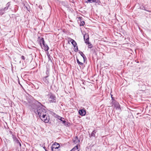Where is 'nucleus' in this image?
Returning <instances> with one entry per match:
<instances>
[{
  "instance_id": "412c9836",
  "label": "nucleus",
  "mask_w": 151,
  "mask_h": 151,
  "mask_svg": "<svg viewBox=\"0 0 151 151\" xmlns=\"http://www.w3.org/2000/svg\"><path fill=\"white\" fill-rule=\"evenodd\" d=\"M85 2L86 3H92V0H85Z\"/></svg>"
},
{
  "instance_id": "f257e3e1",
  "label": "nucleus",
  "mask_w": 151,
  "mask_h": 151,
  "mask_svg": "<svg viewBox=\"0 0 151 151\" xmlns=\"http://www.w3.org/2000/svg\"><path fill=\"white\" fill-rule=\"evenodd\" d=\"M37 104H32L31 107L33 108L36 114L37 113H38L40 118H41L42 116H45V114H46V110L45 109V107L39 102L37 101Z\"/></svg>"
},
{
  "instance_id": "6ab92c4d",
  "label": "nucleus",
  "mask_w": 151,
  "mask_h": 151,
  "mask_svg": "<svg viewBox=\"0 0 151 151\" xmlns=\"http://www.w3.org/2000/svg\"><path fill=\"white\" fill-rule=\"evenodd\" d=\"M79 51V53L82 56V57L83 58V59L86 58V57L84 54H83V52H82Z\"/></svg>"
},
{
  "instance_id": "bb28decb",
  "label": "nucleus",
  "mask_w": 151,
  "mask_h": 151,
  "mask_svg": "<svg viewBox=\"0 0 151 151\" xmlns=\"http://www.w3.org/2000/svg\"><path fill=\"white\" fill-rule=\"evenodd\" d=\"M21 58L22 59V60H24L25 59V57H24L23 56V55H22L21 57Z\"/></svg>"
},
{
  "instance_id": "423d86ee",
  "label": "nucleus",
  "mask_w": 151,
  "mask_h": 151,
  "mask_svg": "<svg viewBox=\"0 0 151 151\" xmlns=\"http://www.w3.org/2000/svg\"><path fill=\"white\" fill-rule=\"evenodd\" d=\"M84 39L86 43L87 44H90V43L89 42V38L88 35L86 34L84 36Z\"/></svg>"
},
{
  "instance_id": "dca6fc26",
  "label": "nucleus",
  "mask_w": 151,
  "mask_h": 151,
  "mask_svg": "<svg viewBox=\"0 0 151 151\" xmlns=\"http://www.w3.org/2000/svg\"><path fill=\"white\" fill-rule=\"evenodd\" d=\"M78 145H76L70 151H79Z\"/></svg>"
},
{
  "instance_id": "7ed1b4c3",
  "label": "nucleus",
  "mask_w": 151,
  "mask_h": 151,
  "mask_svg": "<svg viewBox=\"0 0 151 151\" xmlns=\"http://www.w3.org/2000/svg\"><path fill=\"white\" fill-rule=\"evenodd\" d=\"M60 148L59 144L56 142H55L52 145L51 150L52 151H60Z\"/></svg>"
},
{
  "instance_id": "2eb2a0df",
  "label": "nucleus",
  "mask_w": 151,
  "mask_h": 151,
  "mask_svg": "<svg viewBox=\"0 0 151 151\" xmlns=\"http://www.w3.org/2000/svg\"><path fill=\"white\" fill-rule=\"evenodd\" d=\"M49 76V75L45 77V78H44L43 79V80L44 82H45L46 83L48 84L49 83V81L47 79V78Z\"/></svg>"
},
{
  "instance_id": "f704fd0d",
  "label": "nucleus",
  "mask_w": 151,
  "mask_h": 151,
  "mask_svg": "<svg viewBox=\"0 0 151 151\" xmlns=\"http://www.w3.org/2000/svg\"><path fill=\"white\" fill-rule=\"evenodd\" d=\"M48 57L49 58H50V56L49 55L48 56Z\"/></svg>"
},
{
  "instance_id": "ddd939ff",
  "label": "nucleus",
  "mask_w": 151,
  "mask_h": 151,
  "mask_svg": "<svg viewBox=\"0 0 151 151\" xmlns=\"http://www.w3.org/2000/svg\"><path fill=\"white\" fill-rule=\"evenodd\" d=\"M43 48L45 51H47L49 50V47L47 45L45 44V43L42 45Z\"/></svg>"
},
{
  "instance_id": "c85d7f7f",
  "label": "nucleus",
  "mask_w": 151,
  "mask_h": 151,
  "mask_svg": "<svg viewBox=\"0 0 151 151\" xmlns=\"http://www.w3.org/2000/svg\"><path fill=\"white\" fill-rule=\"evenodd\" d=\"M49 73V72H48V71L47 70V71H46V73L47 74V75H48H48H49H49H48V74H47V73Z\"/></svg>"
},
{
  "instance_id": "393cba45",
  "label": "nucleus",
  "mask_w": 151,
  "mask_h": 151,
  "mask_svg": "<svg viewBox=\"0 0 151 151\" xmlns=\"http://www.w3.org/2000/svg\"><path fill=\"white\" fill-rule=\"evenodd\" d=\"M75 48V49L74 50V51L75 52H77L78 51V46H77V45H76V47Z\"/></svg>"
},
{
  "instance_id": "a211bd4d",
  "label": "nucleus",
  "mask_w": 151,
  "mask_h": 151,
  "mask_svg": "<svg viewBox=\"0 0 151 151\" xmlns=\"http://www.w3.org/2000/svg\"><path fill=\"white\" fill-rule=\"evenodd\" d=\"M14 142H15V143H17L18 145H19L20 147L21 146V144L19 142V140L18 139L14 141Z\"/></svg>"
},
{
  "instance_id": "b1692460",
  "label": "nucleus",
  "mask_w": 151,
  "mask_h": 151,
  "mask_svg": "<svg viewBox=\"0 0 151 151\" xmlns=\"http://www.w3.org/2000/svg\"><path fill=\"white\" fill-rule=\"evenodd\" d=\"M85 24V22L84 21H81L80 24V26H83Z\"/></svg>"
},
{
  "instance_id": "f3484780",
  "label": "nucleus",
  "mask_w": 151,
  "mask_h": 151,
  "mask_svg": "<svg viewBox=\"0 0 151 151\" xmlns=\"http://www.w3.org/2000/svg\"><path fill=\"white\" fill-rule=\"evenodd\" d=\"M10 134H12V137L14 141L17 139L16 136L14 135L12 131H10Z\"/></svg>"
},
{
  "instance_id": "f03ea898",
  "label": "nucleus",
  "mask_w": 151,
  "mask_h": 151,
  "mask_svg": "<svg viewBox=\"0 0 151 151\" xmlns=\"http://www.w3.org/2000/svg\"><path fill=\"white\" fill-rule=\"evenodd\" d=\"M49 102L50 103H55L57 102V99L55 95L52 93H49L48 95Z\"/></svg>"
},
{
  "instance_id": "c756f323",
  "label": "nucleus",
  "mask_w": 151,
  "mask_h": 151,
  "mask_svg": "<svg viewBox=\"0 0 151 151\" xmlns=\"http://www.w3.org/2000/svg\"><path fill=\"white\" fill-rule=\"evenodd\" d=\"M96 0H92V3L95 2H96Z\"/></svg>"
},
{
  "instance_id": "0eeeda50",
  "label": "nucleus",
  "mask_w": 151,
  "mask_h": 151,
  "mask_svg": "<svg viewBox=\"0 0 151 151\" xmlns=\"http://www.w3.org/2000/svg\"><path fill=\"white\" fill-rule=\"evenodd\" d=\"M38 41H39L40 45L41 47H42V44L43 45L45 43L44 38L43 37L40 38V37H39Z\"/></svg>"
},
{
  "instance_id": "473e14b6",
  "label": "nucleus",
  "mask_w": 151,
  "mask_h": 151,
  "mask_svg": "<svg viewBox=\"0 0 151 151\" xmlns=\"http://www.w3.org/2000/svg\"><path fill=\"white\" fill-rule=\"evenodd\" d=\"M43 148L45 150V151H46L45 147H44Z\"/></svg>"
},
{
  "instance_id": "aec40b11",
  "label": "nucleus",
  "mask_w": 151,
  "mask_h": 151,
  "mask_svg": "<svg viewBox=\"0 0 151 151\" xmlns=\"http://www.w3.org/2000/svg\"><path fill=\"white\" fill-rule=\"evenodd\" d=\"M77 62L78 65H83V63L79 61V60L78 59H77Z\"/></svg>"
},
{
  "instance_id": "f8f14e48",
  "label": "nucleus",
  "mask_w": 151,
  "mask_h": 151,
  "mask_svg": "<svg viewBox=\"0 0 151 151\" xmlns=\"http://www.w3.org/2000/svg\"><path fill=\"white\" fill-rule=\"evenodd\" d=\"M96 132V130H94L92 131L91 134H90V137L91 138L92 137H95V134Z\"/></svg>"
},
{
  "instance_id": "2f4dec72",
  "label": "nucleus",
  "mask_w": 151,
  "mask_h": 151,
  "mask_svg": "<svg viewBox=\"0 0 151 151\" xmlns=\"http://www.w3.org/2000/svg\"><path fill=\"white\" fill-rule=\"evenodd\" d=\"M86 59V58L83 59V61H84V62H85Z\"/></svg>"
},
{
  "instance_id": "72a5a7b5",
  "label": "nucleus",
  "mask_w": 151,
  "mask_h": 151,
  "mask_svg": "<svg viewBox=\"0 0 151 151\" xmlns=\"http://www.w3.org/2000/svg\"><path fill=\"white\" fill-rule=\"evenodd\" d=\"M78 19H81V18L80 17H79L78 18Z\"/></svg>"
},
{
  "instance_id": "6e6552de",
  "label": "nucleus",
  "mask_w": 151,
  "mask_h": 151,
  "mask_svg": "<svg viewBox=\"0 0 151 151\" xmlns=\"http://www.w3.org/2000/svg\"><path fill=\"white\" fill-rule=\"evenodd\" d=\"M78 112L80 115L83 116L86 114V110L84 109H81L79 110Z\"/></svg>"
},
{
  "instance_id": "1a4fd4ad",
  "label": "nucleus",
  "mask_w": 151,
  "mask_h": 151,
  "mask_svg": "<svg viewBox=\"0 0 151 151\" xmlns=\"http://www.w3.org/2000/svg\"><path fill=\"white\" fill-rule=\"evenodd\" d=\"M59 119L64 124L65 126H69V124H70L69 123H68V122H66L64 120H63V119H64V118L61 117Z\"/></svg>"
},
{
  "instance_id": "cd10ccee",
  "label": "nucleus",
  "mask_w": 151,
  "mask_h": 151,
  "mask_svg": "<svg viewBox=\"0 0 151 151\" xmlns=\"http://www.w3.org/2000/svg\"><path fill=\"white\" fill-rule=\"evenodd\" d=\"M111 98L112 100V101H113L114 100H115L114 98L112 97L113 95H111Z\"/></svg>"
},
{
  "instance_id": "39448f33",
  "label": "nucleus",
  "mask_w": 151,
  "mask_h": 151,
  "mask_svg": "<svg viewBox=\"0 0 151 151\" xmlns=\"http://www.w3.org/2000/svg\"><path fill=\"white\" fill-rule=\"evenodd\" d=\"M112 104L115 106V107L116 108V109H119L120 108L119 103L115 100H114L113 101H112Z\"/></svg>"
},
{
  "instance_id": "5701e85b",
  "label": "nucleus",
  "mask_w": 151,
  "mask_h": 151,
  "mask_svg": "<svg viewBox=\"0 0 151 151\" xmlns=\"http://www.w3.org/2000/svg\"><path fill=\"white\" fill-rule=\"evenodd\" d=\"M140 9H142V10H145L146 11H148L146 10L145 9V7L144 6L140 7Z\"/></svg>"
},
{
  "instance_id": "4468645a",
  "label": "nucleus",
  "mask_w": 151,
  "mask_h": 151,
  "mask_svg": "<svg viewBox=\"0 0 151 151\" xmlns=\"http://www.w3.org/2000/svg\"><path fill=\"white\" fill-rule=\"evenodd\" d=\"M10 4L9 3H8L6 5V6L5 7H4V9H3V11H6L8 9V8Z\"/></svg>"
},
{
  "instance_id": "4be33fe9",
  "label": "nucleus",
  "mask_w": 151,
  "mask_h": 151,
  "mask_svg": "<svg viewBox=\"0 0 151 151\" xmlns=\"http://www.w3.org/2000/svg\"><path fill=\"white\" fill-rule=\"evenodd\" d=\"M96 1L95 3L97 4L98 5H100L101 2L99 0H96Z\"/></svg>"
},
{
  "instance_id": "20e7f679",
  "label": "nucleus",
  "mask_w": 151,
  "mask_h": 151,
  "mask_svg": "<svg viewBox=\"0 0 151 151\" xmlns=\"http://www.w3.org/2000/svg\"><path fill=\"white\" fill-rule=\"evenodd\" d=\"M40 118L45 123H48L49 121V117L46 115V114H45V116H42Z\"/></svg>"
},
{
  "instance_id": "9b49d317",
  "label": "nucleus",
  "mask_w": 151,
  "mask_h": 151,
  "mask_svg": "<svg viewBox=\"0 0 151 151\" xmlns=\"http://www.w3.org/2000/svg\"><path fill=\"white\" fill-rule=\"evenodd\" d=\"M70 41L71 43V44L73 45V47L74 48L76 47L77 45V44L76 41L74 40H73L71 39L70 40Z\"/></svg>"
},
{
  "instance_id": "a878e982",
  "label": "nucleus",
  "mask_w": 151,
  "mask_h": 151,
  "mask_svg": "<svg viewBox=\"0 0 151 151\" xmlns=\"http://www.w3.org/2000/svg\"><path fill=\"white\" fill-rule=\"evenodd\" d=\"M88 44V48H91L92 47L93 45H91L90 43L89 44Z\"/></svg>"
},
{
  "instance_id": "7c9ffc66",
  "label": "nucleus",
  "mask_w": 151,
  "mask_h": 151,
  "mask_svg": "<svg viewBox=\"0 0 151 151\" xmlns=\"http://www.w3.org/2000/svg\"><path fill=\"white\" fill-rule=\"evenodd\" d=\"M19 84L20 85V86H22V85H21V84L20 83V82H19Z\"/></svg>"
},
{
  "instance_id": "9d476101",
  "label": "nucleus",
  "mask_w": 151,
  "mask_h": 151,
  "mask_svg": "<svg viewBox=\"0 0 151 151\" xmlns=\"http://www.w3.org/2000/svg\"><path fill=\"white\" fill-rule=\"evenodd\" d=\"M73 141L74 143L75 144L78 143L80 142V140L78 139L77 136H76L75 138L73 139Z\"/></svg>"
}]
</instances>
